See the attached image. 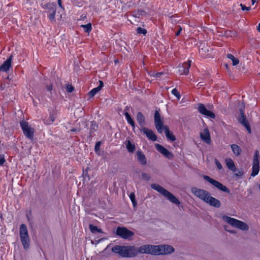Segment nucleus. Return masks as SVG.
Returning a JSON list of instances; mask_svg holds the SVG:
<instances>
[{
	"label": "nucleus",
	"instance_id": "obj_56",
	"mask_svg": "<svg viewBox=\"0 0 260 260\" xmlns=\"http://www.w3.org/2000/svg\"><path fill=\"white\" fill-rule=\"evenodd\" d=\"M257 29L259 32H260V23L258 24V25L257 26Z\"/></svg>",
	"mask_w": 260,
	"mask_h": 260
},
{
	"label": "nucleus",
	"instance_id": "obj_34",
	"mask_svg": "<svg viewBox=\"0 0 260 260\" xmlns=\"http://www.w3.org/2000/svg\"><path fill=\"white\" fill-rule=\"evenodd\" d=\"M85 32L89 33L92 29V26L90 23L87 24L82 25L81 26Z\"/></svg>",
	"mask_w": 260,
	"mask_h": 260
},
{
	"label": "nucleus",
	"instance_id": "obj_9",
	"mask_svg": "<svg viewBox=\"0 0 260 260\" xmlns=\"http://www.w3.org/2000/svg\"><path fill=\"white\" fill-rule=\"evenodd\" d=\"M203 178L219 190L228 193H230V190L225 185L218 182V181L214 180V179L210 177L207 175H204Z\"/></svg>",
	"mask_w": 260,
	"mask_h": 260
},
{
	"label": "nucleus",
	"instance_id": "obj_2",
	"mask_svg": "<svg viewBox=\"0 0 260 260\" xmlns=\"http://www.w3.org/2000/svg\"><path fill=\"white\" fill-rule=\"evenodd\" d=\"M154 120L155 126L159 133L161 134L162 130L164 129L167 139L172 142L176 140L175 136L170 131L169 127L167 125H164L162 119L158 110H156L155 112Z\"/></svg>",
	"mask_w": 260,
	"mask_h": 260
},
{
	"label": "nucleus",
	"instance_id": "obj_8",
	"mask_svg": "<svg viewBox=\"0 0 260 260\" xmlns=\"http://www.w3.org/2000/svg\"><path fill=\"white\" fill-rule=\"evenodd\" d=\"M20 125L24 136L30 140H33L35 130L33 128L28 125L27 121L22 120L20 122Z\"/></svg>",
	"mask_w": 260,
	"mask_h": 260
},
{
	"label": "nucleus",
	"instance_id": "obj_6",
	"mask_svg": "<svg viewBox=\"0 0 260 260\" xmlns=\"http://www.w3.org/2000/svg\"><path fill=\"white\" fill-rule=\"evenodd\" d=\"M43 9H47L49 13L48 18L51 21H55L56 5L53 2H48L42 6Z\"/></svg>",
	"mask_w": 260,
	"mask_h": 260
},
{
	"label": "nucleus",
	"instance_id": "obj_4",
	"mask_svg": "<svg viewBox=\"0 0 260 260\" xmlns=\"http://www.w3.org/2000/svg\"><path fill=\"white\" fill-rule=\"evenodd\" d=\"M222 219L224 221L228 223L232 226L238 228L240 230L246 231L249 230V226L248 224L243 221L239 220L237 219L231 217L226 215L223 216Z\"/></svg>",
	"mask_w": 260,
	"mask_h": 260
},
{
	"label": "nucleus",
	"instance_id": "obj_59",
	"mask_svg": "<svg viewBox=\"0 0 260 260\" xmlns=\"http://www.w3.org/2000/svg\"><path fill=\"white\" fill-rule=\"evenodd\" d=\"M6 79H9V76L6 78Z\"/></svg>",
	"mask_w": 260,
	"mask_h": 260
},
{
	"label": "nucleus",
	"instance_id": "obj_61",
	"mask_svg": "<svg viewBox=\"0 0 260 260\" xmlns=\"http://www.w3.org/2000/svg\"><path fill=\"white\" fill-rule=\"evenodd\" d=\"M0 217H1V218H2V214H1Z\"/></svg>",
	"mask_w": 260,
	"mask_h": 260
},
{
	"label": "nucleus",
	"instance_id": "obj_47",
	"mask_svg": "<svg viewBox=\"0 0 260 260\" xmlns=\"http://www.w3.org/2000/svg\"><path fill=\"white\" fill-rule=\"evenodd\" d=\"M177 28H178V30L177 31L175 32V36H178L180 35L181 31H182V28L180 26H177Z\"/></svg>",
	"mask_w": 260,
	"mask_h": 260
},
{
	"label": "nucleus",
	"instance_id": "obj_5",
	"mask_svg": "<svg viewBox=\"0 0 260 260\" xmlns=\"http://www.w3.org/2000/svg\"><path fill=\"white\" fill-rule=\"evenodd\" d=\"M20 237L21 242L25 250H27L30 247V238L26 225L22 224L20 227Z\"/></svg>",
	"mask_w": 260,
	"mask_h": 260
},
{
	"label": "nucleus",
	"instance_id": "obj_7",
	"mask_svg": "<svg viewBox=\"0 0 260 260\" xmlns=\"http://www.w3.org/2000/svg\"><path fill=\"white\" fill-rule=\"evenodd\" d=\"M259 152L258 150H256L254 151L252 160V172L251 173V176L252 177H254L258 174L259 171Z\"/></svg>",
	"mask_w": 260,
	"mask_h": 260
},
{
	"label": "nucleus",
	"instance_id": "obj_3",
	"mask_svg": "<svg viewBox=\"0 0 260 260\" xmlns=\"http://www.w3.org/2000/svg\"><path fill=\"white\" fill-rule=\"evenodd\" d=\"M151 187L158 191L164 197H166L172 203L177 205H179L180 204V202L175 196L160 185L153 183L151 185Z\"/></svg>",
	"mask_w": 260,
	"mask_h": 260
},
{
	"label": "nucleus",
	"instance_id": "obj_57",
	"mask_svg": "<svg viewBox=\"0 0 260 260\" xmlns=\"http://www.w3.org/2000/svg\"><path fill=\"white\" fill-rule=\"evenodd\" d=\"M256 2V0H251V3L252 5H254Z\"/></svg>",
	"mask_w": 260,
	"mask_h": 260
},
{
	"label": "nucleus",
	"instance_id": "obj_58",
	"mask_svg": "<svg viewBox=\"0 0 260 260\" xmlns=\"http://www.w3.org/2000/svg\"><path fill=\"white\" fill-rule=\"evenodd\" d=\"M161 73H158L157 74H156V77H158V75H161Z\"/></svg>",
	"mask_w": 260,
	"mask_h": 260
},
{
	"label": "nucleus",
	"instance_id": "obj_44",
	"mask_svg": "<svg viewBox=\"0 0 260 260\" xmlns=\"http://www.w3.org/2000/svg\"><path fill=\"white\" fill-rule=\"evenodd\" d=\"M215 163L218 170H220L222 169V166L221 164L217 159H215Z\"/></svg>",
	"mask_w": 260,
	"mask_h": 260
},
{
	"label": "nucleus",
	"instance_id": "obj_31",
	"mask_svg": "<svg viewBox=\"0 0 260 260\" xmlns=\"http://www.w3.org/2000/svg\"><path fill=\"white\" fill-rule=\"evenodd\" d=\"M89 228L90 232L93 234H96V233H102L103 231L101 229H99L96 226L93 224H90Z\"/></svg>",
	"mask_w": 260,
	"mask_h": 260
},
{
	"label": "nucleus",
	"instance_id": "obj_54",
	"mask_svg": "<svg viewBox=\"0 0 260 260\" xmlns=\"http://www.w3.org/2000/svg\"><path fill=\"white\" fill-rule=\"evenodd\" d=\"M5 88V84H1L0 85V90H3Z\"/></svg>",
	"mask_w": 260,
	"mask_h": 260
},
{
	"label": "nucleus",
	"instance_id": "obj_43",
	"mask_svg": "<svg viewBox=\"0 0 260 260\" xmlns=\"http://www.w3.org/2000/svg\"><path fill=\"white\" fill-rule=\"evenodd\" d=\"M46 88L47 91L50 92V94L52 95V90H53V85L52 84H50L49 85H47L46 86Z\"/></svg>",
	"mask_w": 260,
	"mask_h": 260
},
{
	"label": "nucleus",
	"instance_id": "obj_29",
	"mask_svg": "<svg viewBox=\"0 0 260 260\" xmlns=\"http://www.w3.org/2000/svg\"><path fill=\"white\" fill-rule=\"evenodd\" d=\"M124 116L127 121V123L132 126L133 129H134L135 128V123L133 119L132 118L131 115L128 112H125V113H124Z\"/></svg>",
	"mask_w": 260,
	"mask_h": 260
},
{
	"label": "nucleus",
	"instance_id": "obj_48",
	"mask_svg": "<svg viewBox=\"0 0 260 260\" xmlns=\"http://www.w3.org/2000/svg\"><path fill=\"white\" fill-rule=\"evenodd\" d=\"M57 3L59 6V7L62 9H64V8L62 5L61 0H57Z\"/></svg>",
	"mask_w": 260,
	"mask_h": 260
},
{
	"label": "nucleus",
	"instance_id": "obj_24",
	"mask_svg": "<svg viewBox=\"0 0 260 260\" xmlns=\"http://www.w3.org/2000/svg\"><path fill=\"white\" fill-rule=\"evenodd\" d=\"M138 160L142 165H145L147 164V160L145 155L141 151H138L136 153Z\"/></svg>",
	"mask_w": 260,
	"mask_h": 260
},
{
	"label": "nucleus",
	"instance_id": "obj_13",
	"mask_svg": "<svg viewBox=\"0 0 260 260\" xmlns=\"http://www.w3.org/2000/svg\"><path fill=\"white\" fill-rule=\"evenodd\" d=\"M198 110L200 113L207 117L213 119L215 118V115L212 112L208 110L203 104H199Z\"/></svg>",
	"mask_w": 260,
	"mask_h": 260
},
{
	"label": "nucleus",
	"instance_id": "obj_49",
	"mask_svg": "<svg viewBox=\"0 0 260 260\" xmlns=\"http://www.w3.org/2000/svg\"><path fill=\"white\" fill-rule=\"evenodd\" d=\"M89 168H87L85 170H83V176H87L88 175V170Z\"/></svg>",
	"mask_w": 260,
	"mask_h": 260
},
{
	"label": "nucleus",
	"instance_id": "obj_55",
	"mask_svg": "<svg viewBox=\"0 0 260 260\" xmlns=\"http://www.w3.org/2000/svg\"><path fill=\"white\" fill-rule=\"evenodd\" d=\"M203 85L204 84L202 83V82H199L197 85V86L199 87L203 86Z\"/></svg>",
	"mask_w": 260,
	"mask_h": 260
},
{
	"label": "nucleus",
	"instance_id": "obj_45",
	"mask_svg": "<svg viewBox=\"0 0 260 260\" xmlns=\"http://www.w3.org/2000/svg\"><path fill=\"white\" fill-rule=\"evenodd\" d=\"M240 6L241 7V9L243 10V11H249L251 10V7H246L244 5H243L242 4H240Z\"/></svg>",
	"mask_w": 260,
	"mask_h": 260
},
{
	"label": "nucleus",
	"instance_id": "obj_53",
	"mask_svg": "<svg viewBox=\"0 0 260 260\" xmlns=\"http://www.w3.org/2000/svg\"><path fill=\"white\" fill-rule=\"evenodd\" d=\"M79 131H80L79 129H77V128H73L71 129V132H79Z\"/></svg>",
	"mask_w": 260,
	"mask_h": 260
},
{
	"label": "nucleus",
	"instance_id": "obj_25",
	"mask_svg": "<svg viewBox=\"0 0 260 260\" xmlns=\"http://www.w3.org/2000/svg\"><path fill=\"white\" fill-rule=\"evenodd\" d=\"M146 254H151L152 255H156V245H152L146 244Z\"/></svg>",
	"mask_w": 260,
	"mask_h": 260
},
{
	"label": "nucleus",
	"instance_id": "obj_37",
	"mask_svg": "<svg viewBox=\"0 0 260 260\" xmlns=\"http://www.w3.org/2000/svg\"><path fill=\"white\" fill-rule=\"evenodd\" d=\"M129 198L133 203V206L134 207L136 206L137 205V203L135 199V193L132 192L129 195Z\"/></svg>",
	"mask_w": 260,
	"mask_h": 260
},
{
	"label": "nucleus",
	"instance_id": "obj_12",
	"mask_svg": "<svg viewBox=\"0 0 260 260\" xmlns=\"http://www.w3.org/2000/svg\"><path fill=\"white\" fill-rule=\"evenodd\" d=\"M124 257H132L137 255L136 247L134 246H124Z\"/></svg>",
	"mask_w": 260,
	"mask_h": 260
},
{
	"label": "nucleus",
	"instance_id": "obj_16",
	"mask_svg": "<svg viewBox=\"0 0 260 260\" xmlns=\"http://www.w3.org/2000/svg\"><path fill=\"white\" fill-rule=\"evenodd\" d=\"M99 129V125L94 120L90 122V126L89 127V132L87 139L91 141L92 138L95 136L94 133Z\"/></svg>",
	"mask_w": 260,
	"mask_h": 260
},
{
	"label": "nucleus",
	"instance_id": "obj_20",
	"mask_svg": "<svg viewBox=\"0 0 260 260\" xmlns=\"http://www.w3.org/2000/svg\"><path fill=\"white\" fill-rule=\"evenodd\" d=\"M111 251L114 253L117 254L119 257H124V246L115 245L112 248Z\"/></svg>",
	"mask_w": 260,
	"mask_h": 260
},
{
	"label": "nucleus",
	"instance_id": "obj_46",
	"mask_svg": "<svg viewBox=\"0 0 260 260\" xmlns=\"http://www.w3.org/2000/svg\"><path fill=\"white\" fill-rule=\"evenodd\" d=\"M244 111H245V106H243V107H241L239 109V112L240 113V116H245V113H244Z\"/></svg>",
	"mask_w": 260,
	"mask_h": 260
},
{
	"label": "nucleus",
	"instance_id": "obj_11",
	"mask_svg": "<svg viewBox=\"0 0 260 260\" xmlns=\"http://www.w3.org/2000/svg\"><path fill=\"white\" fill-rule=\"evenodd\" d=\"M117 236L124 239H128L134 235V233L125 227H117L116 231Z\"/></svg>",
	"mask_w": 260,
	"mask_h": 260
},
{
	"label": "nucleus",
	"instance_id": "obj_15",
	"mask_svg": "<svg viewBox=\"0 0 260 260\" xmlns=\"http://www.w3.org/2000/svg\"><path fill=\"white\" fill-rule=\"evenodd\" d=\"M155 146L156 150L167 158L171 159L173 157V154L162 145L156 144Z\"/></svg>",
	"mask_w": 260,
	"mask_h": 260
},
{
	"label": "nucleus",
	"instance_id": "obj_52",
	"mask_svg": "<svg viewBox=\"0 0 260 260\" xmlns=\"http://www.w3.org/2000/svg\"><path fill=\"white\" fill-rule=\"evenodd\" d=\"M225 230L226 231H228L229 233H232V234H236V232L235 230H228L226 229V226H225Z\"/></svg>",
	"mask_w": 260,
	"mask_h": 260
},
{
	"label": "nucleus",
	"instance_id": "obj_42",
	"mask_svg": "<svg viewBox=\"0 0 260 260\" xmlns=\"http://www.w3.org/2000/svg\"><path fill=\"white\" fill-rule=\"evenodd\" d=\"M6 162L5 156L4 154H0V165L3 166Z\"/></svg>",
	"mask_w": 260,
	"mask_h": 260
},
{
	"label": "nucleus",
	"instance_id": "obj_17",
	"mask_svg": "<svg viewBox=\"0 0 260 260\" xmlns=\"http://www.w3.org/2000/svg\"><path fill=\"white\" fill-rule=\"evenodd\" d=\"M13 60V55H11L8 58L6 61L0 67V72H7L10 68L12 67V62Z\"/></svg>",
	"mask_w": 260,
	"mask_h": 260
},
{
	"label": "nucleus",
	"instance_id": "obj_21",
	"mask_svg": "<svg viewBox=\"0 0 260 260\" xmlns=\"http://www.w3.org/2000/svg\"><path fill=\"white\" fill-rule=\"evenodd\" d=\"M190 64L184 63L179 67L178 72L180 75H187L189 73Z\"/></svg>",
	"mask_w": 260,
	"mask_h": 260
},
{
	"label": "nucleus",
	"instance_id": "obj_30",
	"mask_svg": "<svg viewBox=\"0 0 260 260\" xmlns=\"http://www.w3.org/2000/svg\"><path fill=\"white\" fill-rule=\"evenodd\" d=\"M56 118V113L54 112L50 111L49 113V117L46 120L45 123L46 124H50L53 123Z\"/></svg>",
	"mask_w": 260,
	"mask_h": 260
},
{
	"label": "nucleus",
	"instance_id": "obj_19",
	"mask_svg": "<svg viewBox=\"0 0 260 260\" xmlns=\"http://www.w3.org/2000/svg\"><path fill=\"white\" fill-rule=\"evenodd\" d=\"M200 137L201 139L208 144H210L211 140L209 131L208 128H205L203 133H200Z\"/></svg>",
	"mask_w": 260,
	"mask_h": 260
},
{
	"label": "nucleus",
	"instance_id": "obj_14",
	"mask_svg": "<svg viewBox=\"0 0 260 260\" xmlns=\"http://www.w3.org/2000/svg\"><path fill=\"white\" fill-rule=\"evenodd\" d=\"M140 131L146 135L148 139L154 142L157 140V137L152 130L149 129L146 127H142Z\"/></svg>",
	"mask_w": 260,
	"mask_h": 260
},
{
	"label": "nucleus",
	"instance_id": "obj_35",
	"mask_svg": "<svg viewBox=\"0 0 260 260\" xmlns=\"http://www.w3.org/2000/svg\"><path fill=\"white\" fill-rule=\"evenodd\" d=\"M146 246L145 245H144L143 246H141L139 247L138 249L136 248V252H137V255L140 253H146Z\"/></svg>",
	"mask_w": 260,
	"mask_h": 260
},
{
	"label": "nucleus",
	"instance_id": "obj_33",
	"mask_svg": "<svg viewBox=\"0 0 260 260\" xmlns=\"http://www.w3.org/2000/svg\"><path fill=\"white\" fill-rule=\"evenodd\" d=\"M133 13L134 17L136 18H140L141 16H142L145 14V12L142 10H138L137 11H133Z\"/></svg>",
	"mask_w": 260,
	"mask_h": 260
},
{
	"label": "nucleus",
	"instance_id": "obj_51",
	"mask_svg": "<svg viewBox=\"0 0 260 260\" xmlns=\"http://www.w3.org/2000/svg\"><path fill=\"white\" fill-rule=\"evenodd\" d=\"M129 110V106H126L124 109V114L125 113V112H128V111Z\"/></svg>",
	"mask_w": 260,
	"mask_h": 260
},
{
	"label": "nucleus",
	"instance_id": "obj_41",
	"mask_svg": "<svg viewBox=\"0 0 260 260\" xmlns=\"http://www.w3.org/2000/svg\"><path fill=\"white\" fill-rule=\"evenodd\" d=\"M142 177L143 179L145 180L146 181H149L151 178L150 175L145 173H142Z\"/></svg>",
	"mask_w": 260,
	"mask_h": 260
},
{
	"label": "nucleus",
	"instance_id": "obj_40",
	"mask_svg": "<svg viewBox=\"0 0 260 260\" xmlns=\"http://www.w3.org/2000/svg\"><path fill=\"white\" fill-rule=\"evenodd\" d=\"M74 90V87L71 84L67 85L66 90L68 92L71 93Z\"/></svg>",
	"mask_w": 260,
	"mask_h": 260
},
{
	"label": "nucleus",
	"instance_id": "obj_23",
	"mask_svg": "<svg viewBox=\"0 0 260 260\" xmlns=\"http://www.w3.org/2000/svg\"><path fill=\"white\" fill-rule=\"evenodd\" d=\"M124 144L128 152L134 153L136 150V146L134 143H132L129 140H126Z\"/></svg>",
	"mask_w": 260,
	"mask_h": 260
},
{
	"label": "nucleus",
	"instance_id": "obj_60",
	"mask_svg": "<svg viewBox=\"0 0 260 260\" xmlns=\"http://www.w3.org/2000/svg\"><path fill=\"white\" fill-rule=\"evenodd\" d=\"M258 189H259V190H260V184H259V186H258Z\"/></svg>",
	"mask_w": 260,
	"mask_h": 260
},
{
	"label": "nucleus",
	"instance_id": "obj_26",
	"mask_svg": "<svg viewBox=\"0 0 260 260\" xmlns=\"http://www.w3.org/2000/svg\"><path fill=\"white\" fill-rule=\"evenodd\" d=\"M137 120L139 125L142 127H144L146 124L145 117L142 112H139L137 114Z\"/></svg>",
	"mask_w": 260,
	"mask_h": 260
},
{
	"label": "nucleus",
	"instance_id": "obj_18",
	"mask_svg": "<svg viewBox=\"0 0 260 260\" xmlns=\"http://www.w3.org/2000/svg\"><path fill=\"white\" fill-rule=\"evenodd\" d=\"M238 120L240 124L246 128L249 134L251 133V127L246 116H239Z\"/></svg>",
	"mask_w": 260,
	"mask_h": 260
},
{
	"label": "nucleus",
	"instance_id": "obj_38",
	"mask_svg": "<svg viewBox=\"0 0 260 260\" xmlns=\"http://www.w3.org/2000/svg\"><path fill=\"white\" fill-rule=\"evenodd\" d=\"M101 145V142L99 141L95 143L94 146V151L96 153L99 154L100 151V147Z\"/></svg>",
	"mask_w": 260,
	"mask_h": 260
},
{
	"label": "nucleus",
	"instance_id": "obj_32",
	"mask_svg": "<svg viewBox=\"0 0 260 260\" xmlns=\"http://www.w3.org/2000/svg\"><path fill=\"white\" fill-rule=\"evenodd\" d=\"M227 57L232 60L233 66H236L239 62V59L237 58H235V56L232 54H228Z\"/></svg>",
	"mask_w": 260,
	"mask_h": 260
},
{
	"label": "nucleus",
	"instance_id": "obj_50",
	"mask_svg": "<svg viewBox=\"0 0 260 260\" xmlns=\"http://www.w3.org/2000/svg\"><path fill=\"white\" fill-rule=\"evenodd\" d=\"M243 175V172L242 171H239L238 173L236 174L237 176L241 177Z\"/></svg>",
	"mask_w": 260,
	"mask_h": 260
},
{
	"label": "nucleus",
	"instance_id": "obj_39",
	"mask_svg": "<svg viewBox=\"0 0 260 260\" xmlns=\"http://www.w3.org/2000/svg\"><path fill=\"white\" fill-rule=\"evenodd\" d=\"M171 93L174 95L178 100L180 98V94L176 88H174L172 90Z\"/></svg>",
	"mask_w": 260,
	"mask_h": 260
},
{
	"label": "nucleus",
	"instance_id": "obj_28",
	"mask_svg": "<svg viewBox=\"0 0 260 260\" xmlns=\"http://www.w3.org/2000/svg\"><path fill=\"white\" fill-rule=\"evenodd\" d=\"M226 165L228 169L233 172L236 171V167L233 160L231 158L225 159Z\"/></svg>",
	"mask_w": 260,
	"mask_h": 260
},
{
	"label": "nucleus",
	"instance_id": "obj_10",
	"mask_svg": "<svg viewBox=\"0 0 260 260\" xmlns=\"http://www.w3.org/2000/svg\"><path fill=\"white\" fill-rule=\"evenodd\" d=\"M175 251L174 248L169 245H156V255L171 254Z\"/></svg>",
	"mask_w": 260,
	"mask_h": 260
},
{
	"label": "nucleus",
	"instance_id": "obj_36",
	"mask_svg": "<svg viewBox=\"0 0 260 260\" xmlns=\"http://www.w3.org/2000/svg\"><path fill=\"white\" fill-rule=\"evenodd\" d=\"M136 31L138 34H143L144 36H145L147 32V31L146 29L143 28L141 27H139L137 28Z\"/></svg>",
	"mask_w": 260,
	"mask_h": 260
},
{
	"label": "nucleus",
	"instance_id": "obj_27",
	"mask_svg": "<svg viewBox=\"0 0 260 260\" xmlns=\"http://www.w3.org/2000/svg\"><path fill=\"white\" fill-rule=\"evenodd\" d=\"M231 149L236 156H239L242 152V149L237 144H232L231 145Z\"/></svg>",
	"mask_w": 260,
	"mask_h": 260
},
{
	"label": "nucleus",
	"instance_id": "obj_22",
	"mask_svg": "<svg viewBox=\"0 0 260 260\" xmlns=\"http://www.w3.org/2000/svg\"><path fill=\"white\" fill-rule=\"evenodd\" d=\"M99 83H100V84L98 87L93 88L92 90H91L89 92L88 95L90 98L93 97L103 87V86H104L103 82L102 81L99 80Z\"/></svg>",
	"mask_w": 260,
	"mask_h": 260
},
{
	"label": "nucleus",
	"instance_id": "obj_1",
	"mask_svg": "<svg viewBox=\"0 0 260 260\" xmlns=\"http://www.w3.org/2000/svg\"><path fill=\"white\" fill-rule=\"evenodd\" d=\"M191 191L195 196L203 201L206 203L208 204L210 206L216 208H219L220 207V201L219 200L212 197L211 196V193L208 191L203 189L193 187L191 188Z\"/></svg>",
	"mask_w": 260,
	"mask_h": 260
}]
</instances>
